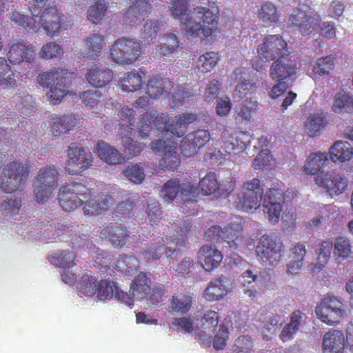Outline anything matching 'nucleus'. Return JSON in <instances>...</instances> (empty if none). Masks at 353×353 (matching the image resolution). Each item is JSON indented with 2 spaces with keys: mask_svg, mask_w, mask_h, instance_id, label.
Returning <instances> with one entry per match:
<instances>
[{
  "mask_svg": "<svg viewBox=\"0 0 353 353\" xmlns=\"http://www.w3.org/2000/svg\"><path fill=\"white\" fill-rule=\"evenodd\" d=\"M118 117L123 145L128 151H130L137 142L131 137L124 138V136L134 135L138 132L139 137L146 139L152 129L157 128L165 137L171 134L181 137L185 133L188 125L196 120V115L192 113H184L168 118L166 114L159 115L157 110H152L145 112L135 125L134 111L128 108H121L118 112Z\"/></svg>",
  "mask_w": 353,
  "mask_h": 353,
  "instance_id": "f257e3e1",
  "label": "nucleus"
},
{
  "mask_svg": "<svg viewBox=\"0 0 353 353\" xmlns=\"http://www.w3.org/2000/svg\"><path fill=\"white\" fill-rule=\"evenodd\" d=\"M168 8L170 15L180 21L181 30L191 38L207 39L217 31V17L209 8L196 6L194 8L195 14L201 19L203 25L198 22L192 23L188 0H170Z\"/></svg>",
  "mask_w": 353,
  "mask_h": 353,
  "instance_id": "f03ea898",
  "label": "nucleus"
},
{
  "mask_svg": "<svg viewBox=\"0 0 353 353\" xmlns=\"http://www.w3.org/2000/svg\"><path fill=\"white\" fill-rule=\"evenodd\" d=\"M29 10L34 17V21H31L32 33H36L41 28L50 37L59 33L65 16L57 9L54 2L49 0H32L29 3Z\"/></svg>",
  "mask_w": 353,
  "mask_h": 353,
  "instance_id": "7ed1b4c3",
  "label": "nucleus"
},
{
  "mask_svg": "<svg viewBox=\"0 0 353 353\" xmlns=\"http://www.w3.org/2000/svg\"><path fill=\"white\" fill-rule=\"evenodd\" d=\"M37 83L42 87L49 88L46 94L48 100L52 104H58L68 94L69 81L68 72L61 68H52L42 72L37 78Z\"/></svg>",
  "mask_w": 353,
  "mask_h": 353,
  "instance_id": "20e7f679",
  "label": "nucleus"
},
{
  "mask_svg": "<svg viewBox=\"0 0 353 353\" xmlns=\"http://www.w3.org/2000/svg\"><path fill=\"white\" fill-rule=\"evenodd\" d=\"M31 165L18 161L7 163L2 170L1 188L3 192L11 194L22 189L30 175Z\"/></svg>",
  "mask_w": 353,
  "mask_h": 353,
  "instance_id": "39448f33",
  "label": "nucleus"
},
{
  "mask_svg": "<svg viewBox=\"0 0 353 353\" xmlns=\"http://www.w3.org/2000/svg\"><path fill=\"white\" fill-rule=\"evenodd\" d=\"M263 188L257 178L245 181L237 194L234 205L237 210L254 212L262 204Z\"/></svg>",
  "mask_w": 353,
  "mask_h": 353,
  "instance_id": "423d86ee",
  "label": "nucleus"
},
{
  "mask_svg": "<svg viewBox=\"0 0 353 353\" xmlns=\"http://www.w3.org/2000/svg\"><path fill=\"white\" fill-rule=\"evenodd\" d=\"M285 247L281 238L273 234H264L259 240L256 253L264 265L275 267L282 259Z\"/></svg>",
  "mask_w": 353,
  "mask_h": 353,
  "instance_id": "0eeeda50",
  "label": "nucleus"
},
{
  "mask_svg": "<svg viewBox=\"0 0 353 353\" xmlns=\"http://www.w3.org/2000/svg\"><path fill=\"white\" fill-rule=\"evenodd\" d=\"M89 194L90 188L82 182L65 183L59 189L57 200L63 210L71 212L83 205Z\"/></svg>",
  "mask_w": 353,
  "mask_h": 353,
  "instance_id": "6e6552de",
  "label": "nucleus"
},
{
  "mask_svg": "<svg viewBox=\"0 0 353 353\" xmlns=\"http://www.w3.org/2000/svg\"><path fill=\"white\" fill-rule=\"evenodd\" d=\"M141 43L132 39L121 37L113 43L110 50V58L114 62L122 65L134 64L141 57Z\"/></svg>",
  "mask_w": 353,
  "mask_h": 353,
  "instance_id": "1a4fd4ad",
  "label": "nucleus"
},
{
  "mask_svg": "<svg viewBox=\"0 0 353 353\" xmlns=\"http://www.w3.org/2000/svg\"><path fill=\"white\" fill-rule=\"evenodd\" d=\"M59 172L55 165H48L39 170L33 183L34 194L39 203L46 202L57 187Z\"/></svg>",
  "mask_w": 353,
  "mask_h": 353,
  "instance_id": "9d476101",
  "label": "nucleus"
},
{
  "mask_svg": "<svg viewBox=\"0 0 353 353\" xmlns=\"http://www.w3.org/2000/svg\"><path fill=\"white\" fill-rule=\"evenodd\" d=\"M320 22V15L305 3L299 4L288 18L290 26L296 28L302 35L312 34Z\"/></svg>",
  "mask_w": 353,
  "mask_h": 353,
  "instance_id": "9b49d317",
  "label": "nucleus"
},
{
  "mask_svg": "<svg viewBox=\"0 0 353 353\" xmlns=\"http://www.w3.org/2000/svg\"><path fill=\"white\" fill-rule=\"evenodd\" d=\"M67 160L65 170L71 175L81 174L93 163V156L86 152L83 147L76 143H72L65 151Z\"/></svg>",
  "mask_w": 353,
  "mask_h": 353,
  "instance_id": "f8f14e48",
  "label": "nucleus"
},
{
  "mask_svg": "<svg viewBox=\"0 0 353 353\" xmlns=\"http://www.w3.org/2000/svg\"><path fill=\"white\" fill-rule=\"evenodd\" d=\"M285 200V193L281 187H272L263 192L262 205L263 213L271 224H276L280 220L283 212V204Z\"/></svg>",
  "mask_w": 353,
  "mask_h": 353,
  "instance_id": "ddd939ff",
  "label": "nucleus"
},
{
  "mask_svg": "<svg viewBox=\"0 0 353 353\" xmlns=\"http://www.w3.org/2000/svg\"><path fill=\"white\" fill-rule=\"evenodd\" d=\"M257 53L261 61L268 62L290 55L288 43L280 34L265 36L262 43L257 48Z\"/></svg>",
  "mask_w": 353,
  "mask_h": 353,
  "instance_id": "4468645a",
  "label": "nucleus"
},
{
  "mask_svg": "<svg viewBox=\"0 0 353 353\" xmlns=\"http://www.w3.org/2000/svg\"><path fill=\"white\" fill-rule=\"evenodd\" d=\"M316 316L327 325L339 323L345 313L343 304L336 296L327 294L317 305L315 310Z\"/></svg>",
  "mask_w": 353,
  "mask_h": 353,
  "instance_id": "2eb2a0df",
  "label": "nucleus"
},
{
  "mask_svg": "<svg viewBox=\"0 0 353 353\" xmlns=\"http://www.w3.org/2000/svg\"><path fill=\"white\" fill-rule=\"evenodd\" d=\"M176 143L170 140L158 139L152 141L150 148L162 156L160 165L166 170L176 169L181 161L176 152Z\"/></svg>",
  "mask_w": 353,
  "mask_h": 353,
  "instance_id": "dca6fc26",
  "label": "nucleus"
},
{
  "mask_svg": "<svg viewBox=\"0 0 353 353\" xmlns=\"http://www.w3.org/2000/svg\"><path fill=\"white\" fill-rule=\"evenodd\" d=\"M181 253V248L174 240H168L161 238L160 241L151 244L148 248L141 252V256L147 261H157L165 254L168 259L176 258Z\"/></svg>",
  "mask_w": 353,
  "mask_h": 353,
  "instance_id": "f3484780",
  "label": "nucleus"
},
{
  "mask_svg": "<svg viewBox=\"0 0 353 353\" xmlns=\"http://www.w3.org/2000/svg\"><path fill=\"white\" fill-rule=\"evenodd\" d=\"M316 184L326 190L331 196L341 194L347 188L348 180L334 171L322 172L315 177Z\"/></svg>",
  "mask_w": 353,
  "mask_h": 353,
  "instance_id": "a211bd4d",
  "label": "nucleus"
},
{
  "mask_svg": "<svg viewBox=\"0 0 353 353\" xmlns=\"http://www.w3.org/2000/svg\"><path fill=\"white\" fill-rule=\"evenodd\" d=\"M297 66L290 58L284 56L274 60L270 68V77L273 81H290L292 85L296 79Z\"/></svg>",
  "mask_w": 353,
  "mask_h": 353,
  "instance_id": "6ab92c4d",
  "label": "nucleus"
},
{
  "mask_svg": "<svg viewBox=\"0 0 353 353\" xmlns=\"http://www.w3.org/2000/svg\"><path fill=\"white\" fill-rule=\"evenodd\" d=\"M210 140V134L207 130H198L190 132L181 141V154L185 157H194Z\"/></svg>",
  "mask_w": 353,
  "mask_h": 353,
  "instance_id": "aec40b11",
  "label": "nucleus"
},
{
  "mask_svg": "<svg viewBox=\"0 0 353 353\" xmlns=\"http://www.w3.org/2000/svg\"><path fill=\"white\" fill-rule=\"evenodd\" d=\"M232 289L231 279L221 275L209 282L204 292V298L208 301H219L230 293Z\"/></svg>",
  "mask_w": 353,
  "mask_h": 353,
  "instance_id": "412c9836",
  "label": "nucleus"
},
{
  "mask_svg": "<svg viewBox=\"0 0 353 353\" xmlns=\"http://www.w3.org/2000/svg\"><path fill=\"white\" fill-rule=\"evenodd\" d=\"M102 239L108 241L115 248H122L130 239V232L125 225L111 223L104 228L100 232Z\"/></svg>",
  "mask_w": 353,
  "mask_h": 353,
  "instance_id": "4be33fe9",
  "label": "nucleus"
},
{
  "mask_svg": "<svg viewBox=\"0 0 353 353\" xmlns=\"http://www.w3.org/2000/svg\"><path fill=\"white\" fill-rule=\"evenodd\" d=\"M35 47L32 45H26L23 43H14L9 47L7 58L13 64L21 63H32L35 60Z\"/></svg>",
  "mask_w": 353,
  "mask_h": 353,
  "instance_id": "5701e85b",
  "label": "nucleus"
},
{
  "mask_svg": "<svg viewBox=\"0 0 353 353\" xmlns=\"http://www.w3.org/2000/svg\"><path fill=\"white\" fill-rule=\"evenodd\" d=\"M223 254L215 246L204 245L198 252V261L208 272L217 268L223 260Z\"/></svg>",
  "mask_w": 353,
  "mask_h": 353,
  "instance_id": "b1692460",
  "label": "nucleus"
},
{
  "mask_svg": "<svg viewBox=\"0 0 353 353\" xmlns=\"http://www.w3.org/2000/svg\"><path fill=\"white\" fill-rule=\"evenodd\" d=\"M113 202L114 199L109 194L101 195L97 199H93L92 192L90 188L89 198L83 199V210L86 215L97 216L107 211Z\"/></svg>",
  "mask_w": 353,
  "mask_h": 353,
  "instance_id": "393cba45",
  "label": "nucleus"
},
{
  "mask_svg": "<svg viewBox=\"0 0 353 353\" xmlns=\"http://www.w3.org/2000/svg\"><path fill=\"white\" fill-rule=\"evenodd\" d=\"M172 87L173 83L170 79L163 77L159 74H152L148 77L145 92L151 99H156L170 90Z\"/></svg>",
  "mask_w": 353,
  "mask_h": 353,
  "instance_id": "a878e982",
  "label": "nucleus"
},
{
  "mask_svg": "<svg viewBox=\"0 0 353 353\" xmlns=\"http://www.w3.org/2000/svg\"><path fill=\"white\" fill-rule=\"evenodd\" d=\"M114 77L112 70L94 64L85 74L87 81L94 88H103L110 83Z\"/></svg>",
  "mask_w": 353,
  "mask_h": 353,
  "instance_id": "bb28decb",
  "label": "nucleus"
},
{
  "mask_svg": "<svg viewBox=\"0 0 353 353\" xmlns=\"http://www.w3.org/2000/svg\"><path fill=\"white\" fill-rule=\"evenodd\" d=\"M147 74V70L141 67L136 70H132L124 73L119 81V85L123 91L133 92L139 90L143 84V79Z\"/></svg>",
  "mask_w": 353,
  "mask_h": 353,
  "instance_id": "cd10ccee",
  "label": "nucleus"
},
{
  "mask_svg": "<svg viewBox=\"0 0 353 353\" xmlns=\"http://www.w3.org/2000/svg\"><path fill=\"white\" fill-rule=\"evenodd\" d=\"M85 47L84 58L96 60L106 46L104 36L99 33L90 34L83 41Z\"/></svg>",
  "mask_w": 353,
  "mask_h": 353,
  "instance_id": "c85d7f7f",
  "label": "nucleus"
},
{
  "mask_svg": "<svg viewBox=\"0 0 353 353\" xmlns=\"http://www.w3.org/2000/svg\"><path fill=\"white\" fill-rule=\"evenodd\" d=\"M77 125V119L74 114H62L52 117L50 124L53 136L60 137L68 133Z\"/></svg>",
  "mask_w": 353,
  "mask_h": 353,
  "instance_id": "c756f323",
  "label": "nucleus"
},
{
  "mask_svg": "<svg viewBox=\"0 0 353 353\" xmlns=\"http://www.w3.org/2000/svg\"><path fill=\"white\" fill-rule=\"evenodd\" d=\"M94 152L100 159L109 165L120 164L124 160L117 149L103 141L97 142L94 147Z\"/></svg>",
  "mask_w": 353,
  "mask_h": 353,
  "instance_id": "7c9ffc66",
  "label": "nucleus"
},
{
  "mask_svg": "<svg viewBox=\"0 0 353 353\" xmlns=\"http://www.w3.org/2000/svg\"><path fill=\"white\" fill-rule=\"evenodd\" d=\"M168 311L170 314L185 315L192 308L193 297L190 293H179L173 295L169 300Z\"/></svg>",
  "mask_w": 353,
  "mask_h": 353,
  "instance_id": "2f4dec72",
  "label": "nucleus"
},
{
  "mask_svg": "<svg viewBox=\"0 0 353 353\" xmlns=\"http://www.w3.org/2000/svg\"><path fill=\"white\" fill-rule=\"evenodd\" d=\"M328 123L327 117L322 110H316L310 114L304 123V130L310 137L319 136L321 131Z\"/></svg>",
  "mask_w": 353,
  "mask_h": 353,
  "instance_id": "473e14b6",
  "label": "nucleus"
},
{
  "mask_svg": "<svg viewBox=\"0 0 353 353\" xmlns=\"http://www.w3.org/2000/svg\"><path fill=\"white\" fill-rule=\"evenodd\" d=\"M345 339L343 333L339 330L325 334L323 341V353H343Z\"/></svg>",
  "mask_w": 353,
  "mask_h": 353,
  "instance_id": "72a5a7b5",
  "label": "nucleus"
},
{
  "mask_svg": "<svg viewBox=\"0 0 353 353\" xmlns=\"http://www.w3.org/2000/svg\"><path fill=\"white\" fill-rule=\"evenodd\" d=\"M161 42L157 46L156 50L160 57L167 61L177 52L179 48V40L174 33H168L161 39Z\"/></svg>",
  "mask_w": 353,
  "mask_h": 353,
  "instance_id": "f704fd0d",
  "label": "nucleus"
},
{
  "mask_svg": "<svg viewBox=\"0 0 353 353\" xmlns=\"http://www.w3.org/2000/svg\"><path fill=\"white\" fill-rule=\"evenodd\" d=\"M330 159L333 162H345L353 157V148L347 141H336L330 149Z\"/></svg>",
  "mask_w": 353,
  "mask_h": 353,
  "instance_id": "c9c22d12",
  "label": "nucleus"
},
{
  "mask_svg": "<svg viewBox=\"0 0 353 353\" xmlns=\"http://www.w3.org/2000/svg\"><path fill=\"white\" fill-rule=\"evenodd\" d=\"M327 160L326 152L311 153L305 161L303 170L305 174L314 175L325 166Z\"/></svg>",
  "mask_w": 353,
  "mask_h": 353,
  "instance_id": "e433bc0d",
  "label": "nucleus"
},
{
  "mask_svg": "<svg viewBox=\"0 0 353 353\" xmlns=\"http://www.w3.org/2000/svg\"><path fill=\"white\" fill-rule=\"evenodd\" d=\"M243 227L239 223H230L223 228L221 239L227 242L230 248H236L243 241Z\"/></svg>",
  "mask_w": 353,
  "mask_h": 353,
  "instance_id": "4c0bfd02",
  "label": "nucleus"
},
{
  "mask_svg": "<svg viewBox=\"0 0 353 353\" xmlns=\"http://www.w3.org/2000/svg\"><path fill=\"white\" fill-rule=\"evenodd\" d=\"M76 255L73 252L62 250L48 257L50 262L58 267L69 269L76 265Z\"/></svg>",
  "mask_w": 353,
  "mask_h": 353,
  "instance_id": "58836bf2",
  "label": "nucleus"
},
{
  "mask_svg": "<svg viewBox=\"0 0 353 353\" xmlns=\"http://www.w3.org/2000/svg\"><path fill=\"white\" fill-rule=\"evenodd\" d=\"M258 17L264 23L271 26L279 21L280 14L273 3L266 2L259 10Z\"/></svg>",
  "mask_w": 353,
  "mask_h": 353,
  "instance_id": "ea45409f",
  "label": "nucleus"
},
{
  "mask_svg": "<svg viewBox=\"0 0 353 353\" xmlns=\"http://www.w3.org/2000/svg\"><path fill=\"white\" fill-rule=\"evenodd\" d=\"M301 319L302 312L301 311L296 310L293 312L290 323L284 327L280 334V338L283 341H287L292 339L299 330Z\"/></svg>",
  "mask_w": 353,
  "mask_h": 353,
  "instance_id": "a19ab883",
  "label": "nucleus"
},
{
  "mask_svg": "<svg viewBox=\"0 0 353 353\" xmlns=\"http://www.w3.org/2000/svg\"><path fill=\"white\" fill-rule=\"evenodd\" d=\"M16 85L14 72L4 57H0V85L4 88H14Z\"/></svg>",
  "mask_w": 353,
  "mask_h": 353,
  "instance_id": "79ce46f5",
  "label": "nucleus"
},
{
  "mask_svg": "<svg viewBox=\"0 0 353 353\" xmlns=\"http://www.w3.org/2000/svg\"><path fill=\"white\" fill-rule=\"evenodd\" d=\"M219 315L217 312L207 310L200 319L201 329L205 334H210L218 326Z\"/></svg>",
  "mask_w": 353,
  "mask_h": 353,
  "instance_id": "37998d69",
  "label": "nucleus"
},
{
  "mask_svg": "<svg viewBox=\"0 0 353 353\" xmlns=\"http://www.w3.org/2000/svg\"><path fill=\"white\" fill-rule=\"evenodd\" d=\"M201 192L203 195H211L219 189L217 176L214 172H210L201 179L199 183Z\"/></svg>",
  "mask_w": 353,
  "mask_h": 353,
  "instance_id": "c03bdc74",
  "label": "nucleus"
},
{
  "mask_svg": "<svg viewBox=\"0 0 353 353\" xmlns=\"http://www.w3.org/2000/svg\"><path fill=\"white\" fill-rule=\"evenodd\" d=\"M108 8L107 0H96L94 5L88 10V19L97 24L104 17Z\"/></svg>",
  "mask_w": 353,
  "mask_h": 353,
  "instance_id": "a18cd8bd",
  "label": "nucleus"
},
{
  "mask_svg": "<svg viewBox=\"0 0 353 353\" xmlns=\"http://www.w3.org/2000/svg\"><path fill=\"white\" fill-rule=\"evenodd\" d=\"M334 246V254L337 259L344 260L352 254L350 241L343 236L336 238Z\"/></svg>",
  "mask_w": 353,
  "mask_h": 353,
  "instance_id": "49530a36",
  "label": "nucleus"
},
{
  "mask_svg": "<svg viewBox=\"0 0 353 353\" xmlns=\"http://www.w3.org/2000/svg\"><path fill=\"white\" fill-rule=\"evenodd\" d=\"M97 279L94 276L88 274H83L78 283V290L88 296H94L97 291Z\"/></svg>",
  "mask_w": 353,
  "mask_h": 353,
  "instance_id": "de8ad7c7",
  "label": "nucleus"
},
{
  "mask_svg": "<svg viewBox=\"0 0 353 353\" xmlns=\"http://www.w3.org/2000/svg\"><path fill=\"white\" fill-rule=\"evenodd\" d=\"M180 180L171 179L163 184L161 188L162 197L165 201L171 202L180 193Z\"/></svg>",
  "mask_w": 353,
  "mask_h": 353,
  "instance_id": "09e8293b",
  "label": "nucleus"
},
{
  "mask_svg": "<svg viewBox=\"0 0 353 353\" xmlns=\"http://www.w3.org/2000/svg\"><path fill=\"white\" fill-rule=\"evenodd\" d=\"M219 60V57L214 52H208L200 56L197 63L199 70L203 73L213 70Z\"/></svg>",
  "mask_w": 353,
  "mask_h": 353,
  "instance_id": "8fccbe9b",
  "label": "nucleus"
},
{
  "mask_svg": "<svg viewBox=\"0 0 353 353\" xmlns=\"http://www.w3.org/2000/svg\"><path fill=\"white\" fill-rule=\"evenodd\" d=\"M150 290V279L145 272L138 274L130 285V291L133 294H146Z\"/></svg>",
  "mask_w": 353,
  "mask_h": 353,
  "instance_id": "3c124183",
  "label": "nucleus"
},
{
  "mask_svg": "<svg viewBox=\"0 0 353 353\" xmlns=\"http://www.w3.org/2000/svg\"><path fill=\"white\" fill-rule=\"evenodd\" d=\"M258 106L256 101L252 99H245L241 104L237 112L236 120L239 121H250L253 113L255 112Z\"/></svg>",
  "mask_w": 353,
  "mask_h": 353,
  "instance_id": "603ef678",
  "label": "nucleus"
},
{
  "mask_svg": "<svg viewBox=\"0 0 353 353\" xmlns=\"http://www.w3.org/2000/svg\"><path fill=\"white\" fill-rule=\"evenodd\" d=\"M224 137L225 139L232 138V141H236L235 145L237 147V152L244 150L251 141L250 135L248 132L236 131L231 132L226 130H224Z\"/></svg>",
  "mask_w": 353,
  "mask_h": 353,
  "instance_id": "864d4df0",
  "label": "nucleus"
},
{
  "mask_svg": "<svg viewBox=\"0 0 353 353\" xmlns=\"http://www.w3.org/2000/svg\"><path fill=\"white\" fill-rule=\"evenodd\" d=\"M334 57L328 55L325 57L318 59L313 65L312 71L319 76L328 74L334 66Z\"/></svg>",
  "mask_w": 353,
  "mask_h": 353,
  "instance_id": "5fc2aeb1",
  "label": "nucleus"
},
{
  "mask_svg": "<svg viewBox=\"0 0 353 353\" xmlns=\"http://www.w3.org/2000/svg\"><path fill=\"white\" fill-rule=\"evenodd\" d=\"M137 260L133 256L120 254L115 264V269L123 274L130 273L137 266Z\"/></svg>",
  "mask_w": 353,
  "mask_h": 353,
  "instance_id": "6e6d98bb",
  "label": "nucleus"
},
{
  "mask_svg": "<svg viewBox=\"0 0 353 353\" xmlns=\"http://www.w3.org/2000/svg\"><path fill=\"white\" fill-rule=\"evenodd\" d=\"M151 10V6L149 3V0H138L134 2L132 6H130L126 12V17L128 18L137 17L139 15L144 16L148 14ZM131 21L135 22L134 18Z\"/></svg>",
  "mask_w": 353,
  "mask_h": 353,
  "instance_id": "4d7b16f0",
  "label": "nucleus"
},
{
  "mask_svg": "<svg viewBox=\"0 0 353 353\" xmlns=\"http://www.w3.org/2000/svg\"><path fill=\"white\" fill-rule=\"evenodd\" d=\"M97 296L100 300L110 299L114 295V292L118 289L114 283L106 280H101L97 283Z\"/></svg>",
  "mask_w": 353,
  "mask_h": 353,
  "instance_id": "13d9d810",
  "label": "nucleus"
},
{
  "mask_svg": "<svg viewBox=\"0 0 353 353\" xmlns=\"http://www.w3.org/2000/svg\"><path fill=\"white\" fill-rule=\"evenodd\" d=\"M192 228V224L188 220H182L179 222V225L176 226V237L175 240V243H178V247L180 248L181 247L185 246V241L187 239V236L190 233Z\"/></svg>",
  "mask_w": 353,
  "mask_h": 353,
  "instance_id": "bf43d9fd",
  "label": "nucleus"
},
{
  "mask_svg": "<svg viewBox=\"0 0 353 353\" xmlns=\"http://www.w3.org/2000/svg\"><path fill=\"white\" fill-rule=\"evenodd\" d=\"M198 196V188L191 182L180 183L179 197L184 202L195 201Z\"/></svg>",
  "mask_w": 353,
  "mask_h": 353,
  "instance_id": "052dcab7",
  "label": "nucleus"
},
{
  "mask_svg": "<svg viewBox=\"0 0 353 353\" xmlns=\"http://www.w3.org/2000/svg\"><path fill=\"white\" fill-rule=\"evenodd\" d=\"M63 54L61 47L54 42H50L42 46L39 52V56L44 59L57 58Z\"/></svg>",
  "mask_w": 353,
  "mask_h": 353,
  "instance_id": "680f3d73",
  "label": "nucleus"
},
{
  "mask_svg": "<svg viewBox=\"0 0 353 353\" xmlns=\"http://www.w3.org/2000/svg\"><path fill=\"white\" fill-rule=\"evenodd\" d=\"M172 326L177 330L184 333H192L194 330L193 319L190 317L182 316L174 318L172 321Z\"/></svg>",
  "mask_w": 353,
  "mask_h": 353,
  "instance_id": "e2e57ef3",
  "label": "nucleus"
},
{
  "mask_svg": "<svg viewBox=\"0 0 353 353\" xmlns=\"http://www.w3.org/2000/svg\"><path fill=\"white\" fill-rule=\"evenodd\" d=\"M123 172L126 178L134 183H141L145 179L143 169L137 164L128 166Z\"/></svg>",
  "mask_w": 353,
  "mask_h": 353,
  "instance_id": "0e129e2a",
  "label": "nucleus"
},
{
  "mask_svg": "<svg viewBox=\"0 0 353 353\" xmlns=\"http://www.w3.org/2000/svg\"><path fill=\"white\" fill-rule=\"evenodd\" d=\"M332 248L333 243L331 241H323L321 243L317 257L319 268H321L327 263L330 257Z\"/></svg>",
  "mask_w": 353,
  "mask_h": 353,
  "instance_id": "69168bd1",
  "label": "nucleus"
},
{
  "mask_svg": "<svg viewBox=\"0 0 353 353\" xmlns=\"http://www.w3.org/2000/svg\"><path fill=\"white\" fill-rule=\"evenodd\" d=\"M229 339V330L224 325H220L213 340V347L216 350H223Z\"/></svg>",
  "mask_w": 353,
  "mask_h": 353,
  "instance_id": "338daca9",
  "label": "nucleus"
},
{
  "mask_svg": "<svg viewBox=\"0 0 353 353\" xmlns=\"http://www.w3.org/2000/svg\"><path fill=\"white\" fill-rule=\"evenodd\" d=\"M256 88L257 87L254 83L245 80L236 85L234 95L240 99H243L249 94L255 93Z\"/></svg>",
  "mask_w": 353,
  "mask_h": 353,
  "instance_id": "774afa93",
  "label": "nucleus"
}]
</instances>
